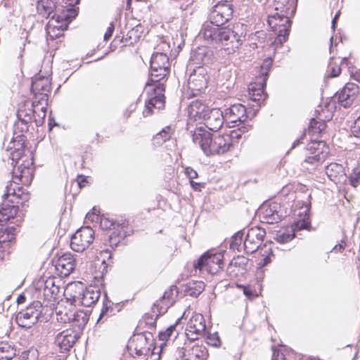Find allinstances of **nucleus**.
<instances>
[{"label": "nucleus", "mask_w": 360, "mask_h": 360, "mask_svg": "<svg viewBox=\"0 0 360 360\" xmlns=\"http://www.w3.org/2000/svg\"><path fill=\"white\" fill-rule=\"evenodd\" d=\"M114 30H115V25H114L113 22H110L108 27L107 28L106 32H105V34H104V40L105 41H108L110 39V38L111 37V36L113 33Z\"/></svg>", "instance_id": "obj_54"}, {"label": "nucleus", "mask_w": 360, "mask_h": 360, "mask_svg": "<svg viewBox=\"0 0 360 360\" xmlns=\"http://www.w3.org/2000/svg\"><path fill=\"white\" fill-rule=\"evenodd\" d=\"M128 347L137 356L147 355L150 350L148 338L143 334L134 335L129 342Z\"/></svg>", "instance_id": "obj_28"}, {"label": "nucleus", "mask_w": 360, "mask_h": 360, "mask_svg": "<svg viewBox=\"0 0 360 360\" xmlns=\"http://www.w3.org/2000/svg\"><path fill=\"white\" fill-rule=\"evenodd\" d=\"M188 356L185 359L186 360H205L208 356L207 349L203 345H193L191 349L188 350Z\"/></svg>", "instance_id": "obj_37"}, {"label": "nucleus", "mask_w": 360, "mask_h": 360, "mask_svg": "<svg viewBox=\"0 0 360 360\" xmlns=\"http://www.w3.org/2000/svg\"><path fill=\"white\" fill-rule=\"evenodd\" d=\"M136 103H131L129 106V108L127 110V112H129V114L127 115V116L129 117L130 115V114L136 110Z\"/></svg>", "instance_id": "obj_63"}, {"label": "nucleus", "mask_w": 360, "mask_h": 360, "mask_svg": "<svg viewBox=\"0 0 360 360\" xmlns=\"http://www.w3.org/2000/svg\"><path fill=\"white\" fill-rule=\"evenodd\" d=\"M26 300V297L25 295L22 294V295H20L18 298H17V303L19 304H22L25 302Z\"/></svg>", "instance_id": "obj_64"}, {"label": "nucleus", "mask_w": 360, "mask_h": 360, "mask_svg": "<svg viewBox=\"0 0 360 360\" xmlns=\"http://www.w3.org/2000/svg\"><path fill=\"white\" fill-rule=\"evenodd\" d=\"M358 93L357 84L347 83L340 92L337 93L335 97L342 106L348 108L352 105Z\"/></svg>", "instance_id": "obj_21"}, {"label": "nucleus", "mask_w": 360, "mask_h": 360, "mask_svg": "<svg viewBox=\"0 0 360 360\" xmlns=\"http://www.w3.org/2000/svg\"><path fill=\"white\" fill-rule=\"evenodd\" d=\"M278 13L270 12L268 14L267 19L269 27L277 34L274 41L276 45H281L287 40L291 27L290 19L292 16L286 15L281 16Z\"/></svg>", "instance_id": "obj_8"}, {"label": "nucleus", "mask_w": 360, "mask_h": 360, "mask_svg": "<svg viewBox=\"0 0 360 360\" xmlns=\"http://www.w3.org/2000/svg\"><path fill=\"white\" fill-rule=\"evenodd\" d=\"M207 75L205 69L202 67H198L193 70L188 79V89L193 95L200 94L207 87Z\"/></svg>", "instance_id": "obj_20"}, {"label": "nucleus", "mask_w": 360, "mask_h": 360, "mask_svg": "<svg viewBox=\"0 0 360 360\" xmlns=\"http://www.w3.org/2000/svg\"><path fill=\"white\" fill-rule=\"evenodd\" d=\"M205 329V321L203 316L200 314H195L188 321L185 334L188 340L193 341L204 335Z\"/></svg>", "instance_id": "obj_17"}, {"label": "nucleus", "mask_w": 360, "mask_h": 360, "mask_svg": "<svg viewBox=\"0 0 360 360\" xmlns=\"http://www.w3.org/2000/svg\"><path fill=\"white\" fill-rule=\"evenodd\" d=\"M224 116L229 127H238V130L242 134L248 131L251 126L246 123L248 119L246 108L240 104H233L225 110Z\"/></svg>", "instance_id": "obj_9"}, {"label": "nucleus", "mask_w": 360, "mask_h": 360, "mask_svg": "<svg viewBox=\"0 0 360 360\" xmlns=\"http://www.w3.org/2000/svg\"><path fill=\"white\" fill-rule=\"evenodd\" d=\"M172 134V129L170 127L167 126L162 129L161 131L158 133L153 137V141L155 144L161 145L167 140L169 139Z\"/></svg>", "instance_id": "obj_43"}, {"label": "nucleus", "mask_w": 360, "mask_h": 360, "mask_svg": "<svg viewBox=\"0 0 360 360\" xmlns=\"http://www.w3.org/2000/svg\"><path fill=\"white\" fill-rule=\"evenodd\" d=\"M77 15V12L72 8L61 10L60 13H54L46 25L48 39L53 40L62 35L68 25Z\"/></svg>", "instance_id": "obj_5"}, {"label": "nucleus", "mask_w": 360, "mask_h": 360, "mask_svg": "<svg viewBox=\"0 0 360 360\" xmlns=\"http://www.w3.org/2000/svg\"><path fill=\"white\" fill-rule=\"evenodd\" d=\"M89 321V315L83 311H76L71 321L69 322L72 323L75 330H82Z\"/></svg>", "instance_id": "obj_38"}, {"label": "nucleus", "mask_w": 360, "mask_h": 360, "mask_svg": "<svg viewBox=\"0 0 360 360\" xmlns=\"http://www.w3.org/2000/svg\"><path fill=\"white\" fill-rule=\"evenodd\" d=\"M325 169L329 179L335 184L343 183L347 179L345 168L341 164L331 162Z\"/></svg>", "instance_id": "obj_31"}, {"label": "nucleus", "mask_w": 360, "mask_h": 360, "mask_svg": "<svg viewBox=\"0 0 360 360\" xmlns=\"http://www.w3.org/2000/svg\"><path fill=\"white\" fill-rule=\"evenodd\" d=\"M31 91L33 94L32 100H39L44 105L49 100L51 91V82L49 77L35 76L32 79Z\"/></svg>", "instance_id": "obj_16"}, {"label": "nucleus", "mask_w": 360, "mask_h": 360, "mask_svg": "<svg viewBox=\"0 0 360 360\" xmlns=\"http://www.w3.org/2000/svg\"><path fill=\"white\" fill-rule=\"evenodd\" d=\"M349 183L354 186L356 187L360 184V171L354 170L349 176Z\"/></svg>", "instance_id": "obj_52"}, {"label": "nucleus", "mask_w": 360, "mask_h": 360, "mask_svg": "<svg viewBox=\"0 0 360 360\" xmlns=\"http://www.w3.org/2000/svg\"><path fill=\"white\" fill-rule=\"evenodd\" d=\"M328 72L331 77H337L340 74L341 68L339 65L333 64L332 60L328 65Z\"/></svg>", "instance_id": "obj_51"}, {"label": "nucleus", "mask_w": 360, "mask_h": 360, "mask_svg": "<svg viewBox=\"0 0 360 360\" xmlns=\"http://www.w3.org/2000/svg\"><path fill=\"white\" fill-rule=\"evenodd\" d=\"M76 266L75 259L71 253H65L60 256L56 264V269L61 276H69Z\"/></svg>", "instance_id": "obj_27"}, {"label": "nucleus", "mask_w": 360, "mask_h": 360, "mask_svg": "<svg viewBox=\"0 0 360 360\" xmlns=\"http://www.w3.org/2000/svg\"><path fill=\"white\" fill-rule=\"evenodd\" d=\"M34 108L32 107V102L25 101L19 105L17 111V117L25 122H32Z\"/></svg>", "instance_id": "obj_35"}, {"label": "nucleus", "mask_w": 360, "mask_h": 360, "mask_svg": "<svg viewBox=\"0 0 360 360\" xmlns=\"http://www.w3.org/2000/svg\"><path fill=\"white\" fill-rule=\"evenodd\" d=\"M3 200L2 206L0 209V221L6 222L15 217L18 211V205L12 204Z\"/></svg>", "instance_id": "obj_36"}, {"label": "nucleus", "mask_w": 360, "mask_h": 360, "mask_svg": "<svg viewBox=\"0 0 360 360\" xmlns=\"http://www.w3.org/2000/svg\"><path fill=\"white\" fill-rule=\"evenodd\" d=\"M325 146V143L323 141H313L308 143L307 150L310 151L311 155L319 154L323 155V148Z\"/></svg>", "instance_id": "obj_44"}, {"label": "nucleus", "mask_w": 360, "mask_h": 360, "mask_svg": "<svg viewBox=\"0 0 360 360\" xmlns=\"http://www.w3.org/2000/svg\"><path fill=\"white\" fill-rule=\"evenodd\" d=\"M177 336L178 332L176 330V325H172L165 330L159 333V338L162 341L174 340Z\"/></svg>", "instance_id": "obj_42"}, {"label": "nucleus", "mask_w": 360, "mask_h": 360, "mask_svg": "<svg viewBox=\"0 0 360 360\" xmlns=\"http://www.w3.org/2000/svg\"><path fill=\"white\" fill-rule=\"evenodd\" d=\"M11 331V323L5 319L0 326V338L8 336Z\"/></svg>", "instance_id": "obj_48"}, {"label": "nucleus", "mask_w": 360, "mask_h": 360, "mask_svg": "<svg viewBox=\"0 0 360 360\" xmlns=\"http://www.w3.org/2000/svg\"><path fill=\"white\" fill-rule=\"evenodd\" d=\"M345 248V246L342 244H338L334 246L333 250L338 252H342Z\"/></svg>", "instance_id": "obj_62"}, {"label": "nucleus", "mask_w": 360, "mask_h": 360, "mask_svg": "<svg viewBox=\"0 0 360 360\" xmlns=\"http://www.w3.org/2000/svg\"><path fill=\"white\" fill-rule=\"evenodd\" d=\"M297 0H274L268 7V13L276 12L279 15L292 16L295 13Z\"/></svg>", "instance_id": "obj_22"}, {"label": "nucleus", "mask_w": 360, "mask_h": 360, "mask_svg": "<svg viewBox=\"0 0 360 360\" xmlns=\"http://www.w3.org/2000/svg\"><path fill=\"white\" fill-rule=\"evenodd\" d=\"M204 124L210 131H217L226 121L224 113L219 108H212L203 120Z\"/></svg>", "instance_id": "obj_24"}, {"label": "nucleus", "mask_w": 360, "mask_h": 360, "mask_svg": "<svg viewBox=\"0 0 360 360\" xmlns=\"http://www.w3.org/2000/svg\"><path fill=\"white\" fill-rule=\"evenodd\" d=\"M32 4L35 5L37 13L46 18H51L53 13H60L61 11L56 6V0H32Z\"/></svg>", "instance_id": "obj_30"}, {"label": "nucleus", "mask_w": 360, "mask_h": 360, "mask_svg": "<svg viewBox=\"0 0 360 360\" xmlns=\"http://www.w3.org/2000/svg\"><path fill=\"white\" fill-rule=\"evenodd\" d=\"M60 292V287L55 278H49L44 282V296L49 301L56 300Z\"/></svg>", "instance_id": "obj_34"}, {"label": "nucleus", "mask_w": 360, "mask_h": 360, "mask_svg": "<svg viewBox=\"0 0 360 360\" xmlns=\"http://www.w3.org/2000/svg\"><path fill=\"white\" fill-rule=\"evenodd\" d=\"M210 110L204 103L195 100L190 103L188 112L190 118L203 120Z\"/></svg>", "instance_id": "obj_32"}, {"label": "nucleus", "mask_w": 360, "mask_h": 360, "mask_svg": "<svg viewBox=\"0 0 360 360\" xmlns=\"http://www.w3.org/2000/svg\"><path fill=\"white\" fill-rule=\"evenodd\" d=\"M240 138L241 134L236 130L231 131L230 134H225L212 137L202 127H196L192 134L193 143L198 145L206 155L225 153L231 146L233 139Z\"/></svg>", "instance_id": "obj_3"}, {"label": "nucleus", "mask_w": 360, "mask_h": 360, "mask_svg": "<svg viewBox=\"0 0 360 360\" xmlns=\"http://www.w3.org/2000/svg\"><path fill=\"white\" fill-rule=\"evenodd\" d=\"M205 283L202 281H196L190 284L188 288V293L193 297L198 296L205 289Z\"/></svg>", "instance_id": "obj_45"}, {"label": "nucleus", "mask_w": 360, "mask_h": 360, "mask_svg": "<svg viewBox=\"0 0 360 360\" xmlns=\"http://www.w3.org/2000/svg\"><path fill=\"white\" fill-rule=\"evenodd\" d=\"M207 343L213 347H219L221 345V340L217 333H209L207 336Z\"/></svg>", "instance_id": "obj_49"}, {"label": "nucleus", "mask_w": 360, "mask_h": 360, "mask_svg": "<svg viewBox=\"0 0 360 360\" xmlns=\"http://www.w3.org/2000/svg\"><path fill=\"white\" fill-rule=\"evenodd\" d=\"M37 350L36 349L32 348L23 353L22 358L27 356V358L29 359L30 356L33 358V360H35V357L37 356Z\"/></svg>", "instance_id": "obj_56"}, {"label": "nucleus", "mask_w": 360, "mask_h": 360, "mask_svg": "<svg viewBox=\"0 0 360 360\" xmlns=\"http://www.w3.org/2000/svg\"><path fill=\"white\" fill-rule=\"evenodd\" d=\"M99 223L100 227L107 231L105 237L108 238L107 243L109 246L117 247L124 238L121 226L115 224L112 220L103 215L100 217Z\"/></svg>", "instance_id": "obj_13"}, {"label": "nucleus", "mask_w": 360, "mask_h": 360, "mask_svg": "<svg viewBox=\"0 0 360 360\" xmlns=\"http://www.w3.org/2000/svg\"><path fill=\"white\" fill-rule=\"evenodd\" d=\"M3 200L18 205H23L30 199V194L22 186H19L14 179L8 182L2 195Z\"/></svg>", "instance_id": "obj_12"}, {"label": "nucleus", "mask_w": 360, "mask_h": 360, "mask_svg": "<svg viewBox=\"0 0 360 360\" xmlns=\"http://www.w3.org/2000/svg\"><path fill=\"white\" fill-rule=\"evenodd\" d=\"M326 128V123L311 120L309 124V131L312 133H321Z\"/></svg>", "instance_id": "obj_47"}, {"label": "nucleus", "mask_w": 360, "mask_h": 360, "mask_svg": "<svg viewBox=\"0 0 360 360\" xmlns=\"http://www.w3.org/2000/svg\"><path fill=\"white\" fill-rule=\"evenodd\" d=\"M309 205H303L297 211L295 214L299 218L295 221L290 229L285 230L284 232L276 234L275 239L279 243H286L290 242L294 237L297 231L308 229L310 227Z\"/></svg>", "instance_id": "obj_7"}, {"label": "nucleus", "mask_w": 360, "mask_h": 360, "mask_svg": "<svg viewBox=\"0 0 360 360\" xmlns=\"http://www.w3.org/2000/svg\"><path fill=\"white\" fill-rule=\"evenodd\" d=\"M265 231L257 226L252 227L248 231L243 247L247 253L252 254L259 248L265 236Z\"/></svg>", "instance_id": "obj_18"}, {"label": "nucleus", "mask_w": 360, "mask_h": 360, "mask_svg": "<svg viewBox=\"0 0 360 360\" xmlns=\"http://www.w3.org/2000/svg\"><path fill=\"white\" fill-rule=\"evenodd\" d=\"M185 174L189 178L190 180L194 179L198 177V173L191 167H186L185 169Z\"/></svg>", "instance_id": "obj_55"}, {"label": "nucleus", "mask_w": 360, "mask_h": 360, "mask_svg": "<svg viewBox=\"0 0 360 360\" xmlns=\"http://www.w3.org/2000/svg\"><path fill=\"white\" fill-rule=\"evenodd\" d=\"M30 123L18 118L13 124V136H15V137H25L23 134L28 131Z\"/></svg>", "instance_id": "obj_41"}, {"label": "nucleus", "mask_w": 360, "mask_h": 360, "mask_svg": "<svg viewBox=\"0 0 360 360\" xmlns=\"http://www.w3.org/2000/svg\"><path fill=\"white\" fill-rule=\"evenodd\" d=\"M272 63L273 61L269 58L264 60L260 67L259 75L257 77L255 82L250 83L248 86V96L252 101L257 102L259 105L265 100L266 96L264 89Z\"/></svg>", "instance_id": "obj_6"}, {"label": "nucleus", "mask_w": 360, "mask_h": 360, "mask_svg": "<svg viewBox=\"0 0 360 360\" xmlns=\"http://www.w3.org/2000/svg\"><path fill=\"white\" fill-rule=\"evenodd\" d=\"M15 356V349L8 342L0 344V358L11 360Z\"/></svg>", "instance_id": "obj_40"}, {"label": "nucleus", "mask_w": 360, "mask_h": 360, "mask_svg": "<svg viewBox=\"0 0 360 360\" xmlns=\"http://www.w3.org/2000/svg\"><path fill=\"white\" fill-rule=\"evenodd\" d=\"M243 292L249 299H252L254 297L252 290L249 288L243 287Z\"/></svg>", "instance_id": "obj_59"}, {"label": "nucleus", "mask_w": 360, "mask_h": 360, "mask_svg": "<svg viewBox=\"0 0 360 360\" xmlns=\"http://www.w3.org/2000/svg\"><path fill=\"white\" fill-rule=\"evenodd\" d=\"M66 296L67 300L65 303L59 304L56 308L57 320L61 323H69L76 311L75 309L76 305L68 299L70 295Z\"/></svg>", "instance_id": "obj_29"}, {"label": "nucleus", "mask_w": 360, "mask_h": 360, "mask_svg": "<svg viewBox=\"0 0 360 360\" xmlns=\"http://www.w3.org/2000/svg\"><path fill=\"white\" fill-rule=\"evenodd\" d=\"M262 251H263L264 253L262 254V259L259 264L262 266H264L271 262L270 256L272 255V251L271 248L266 245H264V247L261 249V252Z\"/></svg>", "instance_id": "obj_46"}, {"label": "nucleus", "mask_w": 360, "mask_h": 360, "mask_svg": "<svg viewBox=\"0 0 360 360\" xmlns=\"http://www.w3.org/2000/svg\"><path fill=\"white\" fill-rule=\"evenodd\" d=\"M176 294L177 290L176 288L166 290L162 298L153 304V311L155 312L157 311L160 314H165L174 303Z\"/></svg>", "instance_id": "obj_25"}, {"label": "nucleus", "mask_w": 360, "mask_h": 360, "mask_svg": "<svg viewBox=\"0 0 360 360\" xmlns=\"http://www.w3.org/2000/svg\"><path fill=\"white\" fill-rule=\"evenodd\" d=\"M214 3L210 13V22L202 25L200 35L207 42L219 46L227 54H232L238 51L245 41L246 26L237 23L233 29L222 27L233 17V5L231 3Z\"/></svg>", "instance_id": "obj_1"}, {"label": "nucleus", "mask_w": 360, "mask_h": 360, "mask_svg": "<svg viewBox=\"0 0 360 360\" xmlns=\"http://www.w3.org/2000/svg\"><path fill=\"white\" fill-rule=\"evenodd\" d=\"M324 155L319 154L308 156L302 162V167L309 172H314L323 160Z\"/></svg>", "instance_id": "obj_39"}, {"label": "nucleus", "mask_w": 360, "mask_h": 360, "mask_svg": "<svg viewBox=\"0 0 360 360\" xmlns=\"http://www.w3.org/2000/svg\"><path fill=\"white\" fill-rule=\"evenodd\" d=\"M169 72V58L165 53H154L150 58V73L146 83L148 98L145 102L143 117H148L165 107V86L160 82Z\"/></svg>", "instance_id": "obj_2"}, {"label": "nucleus", "mask_w": 360, "mask_h": 360, "mask_svg": "<svg viewBox=\"0 0 360 360\" xmlns=\"http://www.w3.org/2000/svg\"><path fill=\"white\" fill-rule=\"evenodd\" d=\"M110 306H108L107 304H104L101 311V313H100V315H99V317L98 319H97V323H99L101 322H103V319L104 317L106 316L108 310L110 309Z\"/></svg>", "instance_id": "obj_53"}, {"label": "nucleus", "mask_w": 360, "mask_h": 360, "mask_svg": "<svg viewBox=\"0 0 360 360\" xmlns=\"http://www.w3.org/2000/svg\"><path fill=\"white\" fill-rule=\"evenodd\" d=\"M272 360H285V359L283 353H280L278 352L277 353H274Z\"/></svg>", "instance_id": "obj_60"}, {"label": "nucleus", "mask_w": 360, "mask_h": 360, "mask_svg": "<svg viewBox=\"0 0 360 360\" xmlns=\"http://www.w3.org/2000/svg\"><path fill=\"white\" fill-rule=\"evenodd\" d=\"M242 242L243 234L240 233H236L230 244L231 248L233 250L237 249L238 251H240V249L241 248Z\"/></svg>", "instance_id": "obj_50"}, {"label": "nucleus", "mask_w": 360, "mask_h": 360, "mask_svg": "<svg viewBox=\"0 0 360 360\" xmlns=\"http://www.w3.org/2000/svg\"><path fill=\"white\" fill-rule=\"evenodd\" d=\"M352 134L356 137H360V127H357V123L354 121L351 129Z\"/></svg>", "instance_id": "obj_57"}, {"label": "nucleus", "mask_w": 360, "mask_h": 360, "mask_svg": "<svg viewBox=\"0 0 360 360\" xmlns=\"http://www.w3.org/2000/svg\"><path fill=\"white\" fill-rule=\"evenodd\" d=\"M352 78L360 83V70H356L352 74Z\"/></svg>", "instance_id": "obj_61"}, {"label": "nucleus", "mask_w": 360, "mask_h": 360, "mask_svg": "<svg viewBox=\"0 0 360 360\" xmlns=\"http://www.w3.org/2000/svg\"><path fill=\"white\" fill-rule=\"evenodd\" d=\"M65 295L75 305L91 307L95 304L100 297V290L96 287H90L84 290L81 283L69 285L65 290Z\"/></svg>", "instance_id": "obj_4"}, {"label": "nucleus", "mask_w": 360, "mask_h": 360, "mask_svg": "<svg viewBox=\"0 0 360 360\" xmlns=\"http://www.w3.org/2000/svg\"><path fill=\"white\" fill-rule=\"evenodd\" d=\"M33 161L25 157V160H16V166L13 172V179L20 181L23 184H30L33 179Z\"/></svg>", "instance_id": "obj_15"}, {"label": "nucleus", "mask_w": 360, "mask_h": 360, "mask_svg": "<svg viewBox=\"0 0 360 360\" xmlns=\"http://www.w3.org/2000/svg\"><path fill=\"white\" fill-rule=\"evenodd\" d=\"M48 101H45L44 105L39 100H32V107L34 108L32 122H34L37 126H41L44 124Z\"/></svg>", "instance_id": "obj_33"}, {"label": "nucleus", "mask_w": 360, "mask_h": 360, "mask_svg": "<svg viewBox=\"0 0 360 360\" xmlns=\"http://www.w3.org/2000/svg\"><path fill=\"white\" fill-rule=\"evenodd\" d=\"M77 334L70 330L59 333L55 338V344L60 348L61 352L68 351L76 342Z\"/></svg>", "instance_id": "obj_26"}, {"label": "nucleus", "mask_w": 360, "mask_h": 360, "mask_svg": "<svg viewBox=\"0 0 360 360\" xmlns=\"http://www.w3.org/2000/svg\"><path fill=\"white\" fill-rule=\"evenodd\" d=\"M100 217H101L94 215V213H90V212H88L86 215V219L88 221H91L92 222L98 221V220L100 219Z\"/></svg>", "instance_id": "obj_58"}, {"label": "nucleus", "mask_w": 360, "mask_h": 360, "mask_svg": "<svg viewBox=\"0 0 360 360\" xmlns=\"http://www.w3.org/2000/svg\"><path fill=\"white\" fill-rule=\"evenodd\" d=\"M223 258L224 255L221 252L208 251L194 263L195 271L215 274L222 268Z\"/></svg>", "instance_id": "obj_10"}, {"label": "nucleus", "mask_w": 360, "mask_h": 360, "mask_svg": "<svg viewBox=\"0 0 360 360\" xmlns=\"http://www.w3.org/2000/svg\"><path fill=\"white\" fill-rule=\"evenodd\" d=\"M42 304L33 301L25 309L20 311L15 317L18 325L21 328H30L37 323L42 312Z\"/></svg>", "instance_id": "obj_11"}, {"label": "nucleus", "mask_w": 360, "mask_h": 360, "mask_svg": "<svg viewBox=\"0 0 360 360\" xmlns=\"http://www.w3.org/2000/svg\"><path fill=\"white\" fill-rule=\"evenodd\" d=\"M25 137L13 136L6 146V150L10 153L13 161L21 160L25 152Z\"/></svg>", "instance_id": "obj_23"}, {"label": "nucleus", "mask_w": 360, "mask_h": 360, "mask_svg": "<svg viewBox=\"0 0 360 360\" xmlns=\"http://www.w3.org/2000/svg\"><path fill=\"white\" fill-rule=\"evenodd\" d=\"M259 217L262 221L274 224L281 220V205L276 202H266L259 208Z\"/></svg>", "instance_id": "obj_19"}, {"label": "nucleus", "mask_w": 360, "mask_h": 360, "mask_svg": "<svg viewBox=\"0 0 360 360\" xmlns=\"http://www.w3.org/2000/svg\"><path fill=\"white\" fill-rule=\"evenodd\" d=\"M94 240V231L89 226L78 229L72 236L70 246L75 252H83Z\"/></svg>", "instance_id": "obj_14"}]
</instances>
